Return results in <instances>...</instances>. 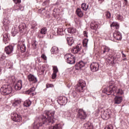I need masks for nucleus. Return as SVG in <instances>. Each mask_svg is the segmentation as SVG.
Returning a JSON list of instances; mask_svg holds the SVG:
<instances>
[{"mask_svg": "<svg viewBox=\"0 0 129 129\" xmlns=\"http://www.w3.org/2000/svg\"><path fill=\"white\" fill-rule=\"evenodd\" d=\"M54 114H55V111H45L41 118L38 119L32 124L33 128L40 129V126H42L43 124H45V125L53 124L56 120L54 117Z\"/></svg>", "mask_w": 129, "mask_h": 129, "instance_id": "1", "label": "nucleus"}, {"mask_svg": "<svg viewBox=\"0 0 129 129\" xmlns=\"http://www.w3.org/2000/svg\"><path fill=\"white\" fill-rule=\"evenodd\" d=\"M109 84L108 87L102 90V93H105L107 95H114V94L116 92L117 87L113 85L112 82H110Z\"/></svg>", "mask_w": 129, "mask_h": 129, "instance_id": "2", "label": "nucleus"}, {"mask_svg": "<svg viewBox=\"0 0 129 129\" xmlns=\"http://www.w3.org/2000/svg\"><path fill=\"white\" fill-rule=\"evenodd\" d=\"M0 91L3 95H8L13 92V88L10 85H4L1 87Z\"/></svg>", "mask_w": 129, "mask_h": 129, "instance_id": "3", "label": "nucleus"}, {"mask_svg": "<svg viewBox=\"0 0 129 129\" xmlns=\"http://www.w3.org/2000/svg\"><path fill=\"white\" fill-rule=\"evenodd\" d=\"M87 117V114L83 109H79L78 111L77 118L80 119L82 121H84Z\"/></svg>", "mask_w": 129, "mask_h": 129, "instance_id": "4", "label": "nucleus"}, {"mask_svg": "<svg viewBox=\"0 0 129 129\" xmlns=\"http://www.w3.org/2000/svg\"><path fill=\"white\" fill-rule=\"evenodd\" d=\"M64 59L66 60V62L69 64H75L76 61L75 59V56L71 54V53H68L64 55Z\"/></svg>", "mask_w": 129, "mask_h": 129, "instance_id": "5", "label": "nucleus"}, {"mask_svg": "<svg viewBox=\"0 0 129 129\" xmlns=\"http://www.w3.org/2000/svg\"><path fill=\"white\" fill-rule=\"evenodd\" d=\"M11 119L16 122H20L22 120V117L17 113L13 112L11 114Z\"/></svg>", "mask_w": 129, "mask_h": 129, "instance_id": "6", "label": "nucleus"}, {"mask_svg": "<svg viewBox=\"0 0 129 129\" xmlns=\"http://www.w3.org/2000/svg\"><path fill=\"white\" fill-rule=\"evenodd\" d=\"M17 47L20 48L21 53H25V52H26V50H27V47H26V45H25V40H22L19 41Z\"/></svg>", "mask_w": 129, "mask_h": 129, "instance_id": "7", "label": "nucleus"}, {"mask_svg": "<svg viewBox=\"0 0 129 129\" xmlns=\"http://www.w3.org/2000/svg\"><path fill=\"white\" fill-rule=\"evenodd\" d=\"M111 115V111H110V110H106L103 112V114L101 115V117L103 119L106 120L108 119Z\"/></svg>", "mask_w": 129, "mask_h": 129, "instance_id": "8", "label": "nucleus"}, {"mask_svg": "<svg viewBox=\"0 0 129 129\" xmlns=\"http://www.w3.org/2000/svg\"><path fill=\"white\" fill-rule=\"evenodd\" d=\"M90 67L92 72H96V71L99 70V63L97 62H92Z\"/></svg>", "mask_w": 129, "mask_h": 129, "instance_id": "9", "label": "nucleus"}, {"mask_svg": "<svg viewBox=\"0 0 129 129\" xmlns=\"http://www.w3.org/2000/svg\"><path fill=\"white\" fill-rule=\"evenodd\" d=\"M87 63V62L83 61L82 60L78 62L75 65V68L76 70H79V69H81V68H83V67L85 66V64Z\"/></svg>", "mask_w": 129, "mask_h": 129, "instance_id": "10", "label": "nucleus"}, {"mask_svg": "<svg viewBox=\"0 0 129 129\" xmlns=\"http://www.w3.org/2000/svg\"><path fill=\"white\" fill-rule=\"evenodd\" d=\"M28 79L30 82H32V83H37L38 82L37 77L32 74L28 76Z\"/></svg>", "mask_w": 129, "mask_h": 129, "instance_id": "11", "label": "nucleus"}, {"mask_svg": "<svg viewBox=\"0 0 129 129\" xmlns=\"http://www.w3.org/2000/svg\"><path fill=\"white\" fill-rule=\"evenodd\" d=\"M5 51L6 54H8V55L10 54H12V53H13V52L14 51V46L8 45L6 46L5 48Z\"/></svg>", "mask_w": 129, "mask_h": 129, "instance_id": "12", "label": "nucleus"}, {"mask_svg": "<svg viewBox=\"0 0 129 129\" xmlns=\"http://www.w3.org/2000/svg\"><path fill=\"white\" fill-rule=\"evenodd\" d=\"M113 37L115 40L119 41V40H121V33L119 31H115L113 33Z\"/></svg>", "mask_w": 129, "mask_h": 129, "instance_id": "13", "label": "nucleus"}, {"mask_svg": "<svg viewBox=\"0 0 129 129\" xmlns=\"http://www.w3.org/2000/svg\"><path fill=\"white\" fill-rule=\"evenodd\" d=\"M3 36V43H4V44H9V41H10V37H9V34H8V33H4Z\"/></svg>", "mask_w": 129, "mask_h": 129, "instance_id": "14", "label": "nucleus"}, {"mask_svg": "<svg viewBox=\"0 0 129 129\" xmlns=\"http://www.w3.org/2000/svg\"><path fill=\"white\" fill-rule=\"evenodd\" d=\"M122 102V97L116 96L114 99V104H120Z\"/></svg>", "mask_w": 129, "mask_h": 129, "instance_id": "15", "label": "nucleus"}, {"mask_svg": "<svg viewBox=\"0 0 129 129\" xmlns=\"http://www.w3.org/2000/svg\"><path fill=\"white\" fill-rule=\"evenodd\" d=\"M19 32L20 33H24L25 32V29L27 28V25L25 23H21L18 26Z\"/></svg>", "mask_w": 129, "mask_h": 129, "instance_id": "16", "label": "nucleus"}, {"mask_svg": "<svg viewBox=\"0 0 129 129\" xmlns=\"http://www.w3.org/2000/svg\"><path fill=\"white\" fill-rule=\"evenodd\" d=\"M47 34V28L43 27L39 30V34L38 35V37L39 38H43V36H41V35H46Z\"/></svg>", "mask_w": 129, "mask_h": 129, "instance_id": "17", "label": "nucleus"}, {"mask_svg": "<svg viewBox=\"0 0 129 129\" xmlns=\"http://www.w3.org/2000/svg\"><path fill=\"white\" fill-rule=\"evenodd\" d=\"M22 86L23 85L22 84V80H20L16 83L14 87L16 90H21Z\"/></svg>", "mask_w": 129, "mask_h": 129, "instance_id": "18", "label": "nucleus"}, {"mask_svg": "<svg viewBox=\"0 0 129 129\" xmlns=\"http://www.w3.org/2000/svg\"><path fill=\"white\" fill-rule=\"evenodd\" d=\"M81 50V45H78L76 47H74L72 49V53L77 54Z\"/></svg>", "mask_w": 129, "mask_h": 129, "instance_id": "19", "label": "nucleus"}, {"mask_svg": "<svg viewBox=\"0 0 129 129\" xmlns=\"http://www.w3.org/2000/svg\"><path fill=\"white\" fill-rule=\"evenodd\" d=\"M14 10L18 12L19 11L22 12V11H24V7L20 4H16L14 7Z\"/></svg>", "mask_w": 129, "mask_h": 129, "instance_id": "20", "label": "nucleus"}, {"mask_svg": "<svg viewBox=\"0 0 129 129\" xmlns=\"http://www.w3.org/2000/svg\"><path fill=\"white\" fill-rule=\"evenodd\" d=\"M76 14L77 16H78L79 18H82L83 16L84 15V13H83V11L80 9V8H77L76 11Z\"/></svg>", "mask_w": 129, "mask_h": 129, "instance_id": "21", "label": "nucleus"}, {"mask_svg": "<svg viewBox=\"0 0 129 129\" xmlns=\"http://www.w3.org/2000/svg\"><path fill=\"white\" fill-rule=\"evenodd\" d=\"M53 73L52 74V79H55V78H56V77H57V73H58V68H57L56 66L53 67Z\"/></svg>", "mask_w": 129, "mask_h": 129, "instance_id": "22", "label": "nucleus"}, {"mask_svg": "<svg viewBox=\"0 0 129 129\" xmlns=\"http://www.w3.org/2000/svg\"><path fill=\"white\" fill-rule=\"evenodd\" d=\"M59 101H60V103H62V104H66L68 102V99L66 97H62L60 96L58 98Z\"/></svg>", "mask_w": 129, "mask_h": 129, "instance_id": "23", "label": "nucleus"}, {"mask_svg": "<svg viewBox=\"0 0 129 129\" xmlns=\"http://www.w3.org/2000/svg\"><path fill=\"white\" fill-rule=\"evenodd\" d=\"M77 85H79V86L81 87V88H84V89H85L86 83H85V81H83V80H81L79 81V83L77 84Z\"/></svg>", "mask_w": 129, "mask_h": 129, "instance_id": "24", "label": "nucleus"}, {"mask_svg": "<svg viewBox=\"0 0 129 129\" xmlns=\"http://www.w3.org/2000/svg\"><path fill=\"white\" fill-rule=\"evenodd\" d=\"M67 41L69 46H72L74 44V40L72 37H67Z\"/></svg>", "mask_w": 129, "mask_h": 129, "instance_id": "25", "label": "nucleus"}, {"mask_svg": "<svg viewBox=\"0 0 129 129\" xmlns=\"http://www.w3.org/2000/svg\"><path fill=\"white\" fill-rule=\"evenodd\" d=\"M21 102L22 101H21V100H15L12 104L13 106H14V107H18V106H20V105H21Z\"/></svg>", "mask_w": 129, "mask_h": 129, "instance_id": "26", "label": "nucleus"}, {"mask_svg": "<svg viewBox=\"0 0 129 129\" xmlns=\"http://www.w3.org/2000/svg\"><path fill=\"white\" fill-rule=\"evenodd\" d=\"M98 27L99 26L97 23L94 21L91 23V28L92 29V30H97V29H98Z\"/></svg>", "mask_w": 129, "mask_h": 129, "instance_id": "27", "label": "nucleus"}, {"mask_svg": "<svg viewBox=\"0 0 129 129\" xmlns=\"http://www.w3.org/2000/svg\"><path fill=\"white\" fill-rule=\"evenodd\" d=\"M51 54H58L59 53V48L56 46H53L51 49Z\"/></svg>", "mask_w": 129, "mask_h": 129, "instance_id": "28", "label": "nucleus"}, {"mask_svg": "<svg viewBox=\"0 0 129 129\" xmlns=\"http://www.w3.org/2000/svg\"><path fill=\"white\" fill-rule=\"evenodd\" d=\"M108 59L109 61V62L111 63V64H112V65H113L115 61V56L113 55H110L108 57Z\"/></svg>", "mask_w": 129, "mask_h": 129, "instance_id": "29", "label": "nucleus"}, {"mask_svg": "<svg viewBox=\"0 0 129 129\" xmlns=\"http://www.w3.org/2000/svg\"><path fill=\"white\" fill-rule=\"evenodd\" d=\"M65 30L62 28H58L57 30V33L60 36H63L65 34Z\"/></svg>", "mask_w": 129, "mask_h": 129, "instance_id": "30", "label": "nucleus"}, {"mask_svg": "<svg viewBox=\"0 0 129 129\" xmlns=\"http://www.w3.org/2000/svg\"><path fill=\"white\" fill-rule=\"evenodd\" d=\"M49 129H62V126L60 124H56L50 126Z\"/></svg>", "mask_w": 129, "mask_h": 129, "instance_id": "31", "label": "nucleus"}, {"mask_svg": "<svg viewBox=\"0 0 129 129\" xmlns=\"http://www.w3.org/2000/svg\"><path fill=\"white\" fill-rule=\"evenodd\" d=\"M75 89L77 92H84V90H85V89H84L83 88H82L81 87H80L78 85H77L75 86Z\"/></svg>", "mask_w": 129, "mask_h": 129, "instance_id": "32", "label": "nucleus"}, {"mask_svg": "<svg viewBox=\"0 0 129 129\" xmlns=\"http://www.w3.org/2000/svg\"><path fill=\"white\" fill-rule=\"evenodd\" d=\"M36 90V88L35 87H33L31 88L30 89V90H27L26 92V94H29L30 95H31V94H34L33 92Z\"/></svg>", "mask_w": 129, "mask_h": 129, "instance_id": "33", "label": "nucleus"}, {"mask_svg": "<svg viewBox=\"0 0 129 129\" xmlns=\"http://www.w3.org/2000/svg\"><path fill=\"white\" fill-rule=\"evenodd\" d=\"M122 94H123V92L122 91V90L119 89H118L117 87V90H116V92L114 93V96H117V95H122Z\"/></svg>", "mask_w": 129, "mask_h": 129, "instance_id": "34", "label": "nucleus"}, {"mask_svg": "<svg viewBox=\"0 0 129 129\" xmlns=\"http://www.w3.org/2000/svg\"><path fill=\"white\" fill-rule=\"evenodd\" d=\"M68 32L70 34H74L76 33V29L74 27H70L68 28Z\"/></svg>", "mask_w": 129, "mask_h": 129, "instance_id": "35", "label": "nucleus"}, {"mask_svg": "<svg viewBox=\"0 0 129 129\" xmlns=\"http://www.w3.org/2000/svg\"><path fill=\"white\" fill-rule=\"evenodd\" d=\"M32 104V102L30 100H26L23 104V105L25 107H29Z\"/></svg>", "mask_w": 129, "mask_h": 129, "instance_id": "36", "label": "nucleus"}, {"mask_svg": "<svg viewBox=\"0 0 129 129\" xmlns=\"http://www.w3.org/2000/svg\"><path fill=\"white\" fill-rule=\"evenodd\" d=\"M3 24L4 26L8 27V26L11 24V21H10V20L8 19H4L3 21Z\"/></svg>", "mask_w": 129, "mask_h": 129, "instance_id": "37", "label": "nucleus"}, {"mask_svg": "<svg viewBox=\"0 0 129 129\" xmlns=\"http://www.w3.org/2000/svg\"><path fill=\"white\" fill-rule=\"evenodd\" d=\"M18 33H19V30L17 29V28H14L12 29L11 33L13 37H15V36H16V35H17Z\"/></svg>", "mask_w": 129, "mask_h": 129, "instance_id": "38", "label": "nucleus"}, {"mask_svg": "<svg viewBox=\"0 0 129 129\" xmlns=\"http://www.w3.org/2000/svg\"><path fill=\"white\" fill-rule=\"evenodd\" d=\"M81 8L83 11H87V9L88 8H89V5L85 4V3H83L81 5Z\"/></svg>", "mask_w": 129, "mask_h": 129, "instance_id": "39", "label": "nucleus"}, {"mask_svg": "<svg viewBox=\"0 0 129 129\" xmlns=\"http://www.w3.org/2000/svg\"><path fill=\"white\" fill-rule=\"evenodd\" d=\"M84 127H85V129H91V127H92V126H91V123L88 122L87 123H85Z\"/></svg>", "mask_w": 129, "mask_h": 129, "instance_id": "40", "label": "nucleus"}, {"mask_svg": "<svg viewBox=\"0 0 129 129\" xmlns=\"http://www.w3.org/2000/svg\"><path fill=\"white\" fill-rule=\"evenodd\" d=\"M103 54H105V53H106V52H109L110 48H109V47L105 46L103 47Z\"/></svg>", "mask_w": 129, "mask_h": 129, "instance_id": "41", "label": "nucleus"}, {"mask_svg": "<svg viewBox=\"0 0 129 129\" xmlns=\"http://www.w3.org/2000/svg\"><path fill=\"white\" fill-rule=\"evenodd\" d=\"M88 39L87 38H85L84 39L83 41V45L84 47H85L86 48H87V44L88 43Z\"/></svg>", "mask_w": 129, "mask_h": 129, "instance_id": "42", "label": "nucleus"}, {"mask_svg": "<svg viewBox=\"0 0 129 129\" xmlns=\"http://www.w3.org/2000/svg\"><path fill=\"white\" fill-rule=\"evenodd\" d=\"M105 16L106 19H110V18H111V14H110V12L108 11H107L106 12Z\"/></svg>", "mask_w": 129, "mask_h": 129, "instance_id": "43", "label": "nucleus"}, {"mask_svg": "<svg viewBox=\"0 0 129 129\" xmlns=\"http://www.w3.org/2000/svg\"><path fill=\"white\" fill-rule=\"evenodd\" d=\"M104 129H113V125L109 124L107 125Z\"/></svg>", "mask_w": 129, "mask_h": 129, "instance_id": "44", "label": "nucleus"}, {"mask_svg": "<svg viewBox=\"0 0 129 129\" xmlns=\"http://www.w3.org/2000/svg\"><path fill=\"white\" fill-rule=\"evenodd\" d=\"M116 18L118 21H122V16L119 14H117Z\"/></svg>", "mask_w": 129, "mask_h": 129, "instance_id": "45", "label": "nucleus"}, {"mask_svg": "<svg viewBox=\"0 0 129 129\" xmlns=\"http://www.w3.org/2000/svg\"><path fill=\"white\" fill-rule=\"evenodd\" d=\"M64 114L67 116H68V117L71 116V113H70V112H69V111H67L66 112H65Z\"/></svg>", "mask_w": 129, "mask_h": 129, "instance_id": "46", "label": "nucleus"}, {"mask_svg": "<svg viewBox=\"0 0 129 129\" xmlns=\"http://www.w3.org/2000/svg\"><path fill=\"white\" fill-rule=\"evenodd\" d=\"M121 53L122 54V58H123V60L124 61H125V60H126V56L125 54H124V53H123V51H121Z\"/></svg>", "mask_w": 129, "mask_h": 129, "instance_id": "47", "label": "nucleus"}, {"mask_svg": "<svg viewBox=\"0 0 129 129\" xmlns=\"http://www.w3.org/2000/svg\"><path fill=\"white\" fill-rule=\"evenodd\" d=\"M36 26H37V23L35 22H32L31 25V28L35 29V27H36Z\"/></svg>", "mask_w": 129, "mask_h": 129, "instance_id": "48", "label": "nucleus"}, {"mask_svg": "<svg viewBox=\"0 0 129 129\" xmlns=\"http://www.w3.org/2000/svg\"><path fill=\"white\" fill-rule=\"evenodd\" d=\"M46 88H50V87H54V85L47 84L46 85Z\"/></svg>", "mask_w": 129, "mask_h": 129, "instance_id": "49", "label": "nucleus"}, {"mask_svg": "<svg viewBox=\"0 0 129 129\" xmlns=\"http://www.w3.org/2000/svg\"><path fill=\"white\" fill-rule=\"evenodd\" d=\"M117 24V23L116 22H113L111 25H110V27L111 28H114V27H115L116 26V25Z\"/></svg>", "mask_w": 129, "mask_h": 129, "instance_id": "50", "label": "nucleus"}, {"mask_svg": "<svg viewBox=\"0 0 129 129\" xmlns=\"http://www.w3.org/2000/svg\"><path fill=\"white\" fill-rule=\"evenodd\" d=\"M41 57L42 59H43V60H47V56L44 54H42L41 56Z\"/></svg>", "mask_w": 129, "mask_h": 129, "instance_id": "51", "label": "nucleus"}, {"mask_svg": "<svg viewBox=\"0 0 129 129\" xmlns=\"http://www.w3.org/2000/svg\"><path fill=\"white\" fill-rule=\"evenodd\" d=\"M16 5L20 4L21 3V0H13Z\"/></svg>", "mask_w": 129, "mask_h": 129, "instance_id": "52", "label": "nucleus"}, {"mask_svg": "<svg viewBox=\"0 0 129 129\" xmlns=\"http://www.w3.org/2000/svg\"><path fill=\"white\" fill-rule=\"evenodd\" d=\"M32 46H33L34 49H37V43L36 42V41H35V42L32 44Z\"/></svg>", "mask_w": 129, "mask_h": 129, "instance_id": "53", "label": "nucleus"}, {"mask_svg": "<svg viewBox=\"0 0 129 129\" xmlns=\"http://www.w3.org/2000/svg\"><path fill=\"white\" fill-rule=\"evenodd\" d=\"M88 34V33H87V32H86V31H84V32H83V35H84V36H85V37H86L87 38H88V35H87Z\"/></svg>", "mask_w": 129, "mask_h": 129, "instance_id": "54", "label": "nucleus"}, {"mask_svg": "<svg viewBox=\"0 0 129 129\" xmlns=\"http://www.w3.org/2000/svg\"><path fill=\"white\" fill-rule=\"evenodd\" d=\"M114 29H116V30H117L119 28V25L118 24H117L115 27H114Z\"/></svg>", "mask_w": 129, "mask_h": 129, "instance_id": "55", "label": "nucleus"}, {"mask_svg": "<svg viewBox=\"0 0 129 129\" xmlns=\"http://www.w3.org/2000/svg\"><path fill=\"white\" fill-rule=\"evenodd\" d=\"M103 2H104V0H98V2L99 4H102V3H103Z\"/></svg>", "mask_w": 129, "mask_h": 129, "instance_id": "56", "label": "nucleus"}, {"mask_svg": "<svg viewBox=\"0 0 129 129\" xmlns=\"http://www.w3.org/2000/svg\"><path fill=\"white\" fill-rule=\"evenodd\" d=\"M44 13H45V10H42L41 11V15H43V16H45V14H44Z\"/></svg>", "mask_w": 129, "mask_h": 129, "instance_id": "57", "label": "nucleus"}, {"mask_svg": "<svg viewBox=\"0 0 129 129\" xmlns=\"http://www.w3.org/2000/svg\"><path fill=\"white\" fill-rule=\"evenodd\" d=\"M125 3H124V5L125 6H127V0H124Z\"/></svg>", "mask_w": 129, "mask_h": 129, "instance_id": "58", "label": "nucleus"}, {"mask_svg": "<svg viewBox=\"0 0 129 129\" xmlns=\"http://www.w3.org/2000/svg\"><path fill=\"white\" fill-rule=\"evenodd\" d=\"M44 74V70H42L41 71V74Z\"/></svg>", "mask_w": 129, "mask_h": 129, "instance_id": "59", "label": "nucleus"}, {"mask_svg": "<svg viewBox=\"0 0 129 129\" xmlns=\"http://www.w3.org/2000/svg\"><path fill=\"white\" fill-rule=\"evenodd\" d=\"M43 5H46V2H43Z\"/></svg>", "mask_w": 129, "mask_h": 129, "instance_id": "60", "label": "nucleus"}, {"mask_svg": "<svg viewBox=\"0 0 129 129\" xmlns=\"http://www.w3.org/2000/svg\"><path fill=\"white\" fill-rule=\"evenodd\" d=\"M38 62H41V61L40 60V59H38Z\"/></svg>", "mask_w": 129, "mask_h": 129, "instance_id": "61", "label": "nucleus"}, {"mask_svg": "<svg viewBox=\"0 0 129 129\" xmlns=\"http://www.w3.org/2000/svg\"><path fill=\"white\" fill-rule=\"evenodd\" d=\"M53 11H54V12H55V9H54V10H53Z\"/></svg>", "mask_w": 129, "mask_h": 129, "instance_id": "62", "label": "nucleus"}, {"mask_svg": "<svg viewBox=\"0 0 129 129\" xmlns=\"http://www.w3.org/2000/svg\"><path fill=\"white\" fill-rule=\"evenodd\" d=\"M60 105H63V104H60Z\"/></svg>", "mask_w": 129, "mask_h": 129, "instance_id": "63", "label": "nucleus"}, {"mask_svg": "<svg viewBox=\"0 0 129 129\" xmlns=\"http://www.w3.org/2000/svg\"><path fill=\"white\" fill-rule=\"evenodd\" d=\"M0 10H1V7H0Z\"/></svg>", "mask_w": 129, "mask_h": 129, "instance_id": "64", "label": "nucleus"}]
</instances>
